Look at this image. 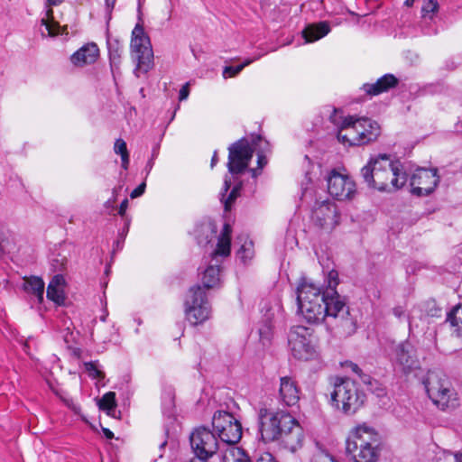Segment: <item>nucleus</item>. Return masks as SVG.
<instances>
[{
    "label": "nucleus",
    "mask_w": 462,
    "mask_h": 462,
    "mask_svg": "<svg viewBox=\"0 0 462 462\" xmlns=\"http://www.w3.org/2000/svg\"><path fill=\"white\" fill-rule=\"evenodd\" d=\"M298 313L309 324H320L328 319L327 326L343 336L356 332V326L350 315L346 300L337 291L329 293L305 277L296 288Z\"/></svg>",
    "instance_id": "f257e3e1"
},
{
    "label": "nucleus",
    "mask_w": 462,
    "mask_h": 462,
    "mask_svg": "<svg viewBox=\"0 0 462 462\" xmlns=\"http://www.w3.org/2000/svg\"><path fill=\"white\" fill-rule=\"evenodd\" d=\"M257 424L260 439L265 444L279 440L292 452L303 444V428L287 411H273L261 407L257 411Z\"/></svg>",
    "instance_id": "f03ea898"
},
{
    "label": "nucleus",
    "mask_w": 462,
    "mask_h": 462,
    "mask_svg": "<svg viewBox=\"0 0 462 462\" xmlns=\"http://www.w3.org/2000/svg\"><path fill=\"white\" fill-rule=\"evenodd\" d=\"M399 161H392L387 153L371 156L361 169V176L368 188L380 192L400 189L407 182V173Z\"/></svg>",
    "instance_id": "7ed1b4c3"
},
{
    "label": "nucleus",
    "mask_w": 462,
    "mask_h": 462,
    "mask_svg": "<svg viewBox=\"0 0 462 462\" xmlns=\"http://www.w3.org/2000/svg\"><path fill=\"white\" fill-rule=\"evenodd\" d=\"M220 266L208 265L203 273L201 285L192 286L185 300L186 319L192 326L202 324L211 314V307L206 290L217 287L220 282Z\"/></svg>",
    "instance_id": "20e7f679"
},
{
    "label": "nucleus",
    "mask_w": 462,
    "mask_h": 462,
    "mask_svg": "<svg viewBox=\"0 0 462 462\" xmlns=\"http://www.w3.org/2000/svg\"><path fill=\"white\" fill-rule=\"evenodd\" d=\"M381 451V436L374 428L363 423L349 432L346 454L352 462H378Z\"/></svg>",
    "instance_id": "39448f33"
},
{
    "label": "nucleus",
    "mask_w": 462,
    "mask_h": 462,
    "mask_svg": "<svg viewBox=\"0 0 462 462\" xmlns=\"http://www.w3.org/2000/svg\"><path fill=\"white\" fill-rule=\"evenodd\" d=\"M366 395L356 383L348 377L337 376L333 381L330 403L345 415H353L365 404Z\"/></svg>",
    "instance_id": "423d86ee"
},
{
    "label": "nucleus",
    "mask_w": 462,
    "mask_h": 462,
    "mask_svg": "<svg viewBox=\"0 0 462 462\" xmlns=\"http://www.w3.org/2000/svg\"><path fill=\"white\" fill-rule=\"evenodd\" d=\"M429 398L441 411L454 409L458 405L457 393L449 379L440 371H429L423 379Z\"/></svg>",
    "instance_id": "0eeeda50"
},
{
    "label": "nucleus",
    "mask_w": 462,
    "mask_h": 462,
    "mask_svg": "<svg viewBox=\"0 0 462 462\" xmlns=\"http://www.w3.org/2000/svg\"><path fill=\"white\" fill-rule=\"evenodd\" d=\"M263 141V137L257 135L252 140L251 144L247 138L243 137L229 145L226 166L233 179L236 180V177L249 171V163L254 152V146L258 145Z\"/></svg>",
    "instance_id": "6e6552de"
},
{
    "label": "nucleus",
    "mask_w": 462,
    "mask_h": 462,
    "mask_svg": "<svg viewBox=\"0 0 462 462\" xmlns=\"http://www.w3.org/2000/svg\"><path fill=\"white\" fill-rule=\"evenodd\" d=\"M380 135L381 126L376 121L356 116L349 131L339 134V142L349 146H362L376 142Z\"/></svg>",
    "instance_id": "1a4fd4ad"
},
{
    "label": "nucleus",
    "mask_w": 462,
    "mask_h": 462,
    "mask_svg": "<svg viewBox=\"0 0 462 462\" xmlns=\"http://www.w3.org/2000/svg\"><path fill=\"white\" fill-rule=\"evenodd\" d=\"M314 332L313 328L304 326H294L290 329L288 343L296 359L309 360L315 356L318 337Z\"/></svg>",
    "instance_id": "9d476101"
},
{
    "label": "nucleus",
    "mask_w": 462,
    "mask_h": 462,
    "mask_svg": "<svg viewBox=\"0 0 462 462\" xmlns=\"http://www.w3.org/2000/svg\"><path fill=\"white\" fill-rule=\"evenodd\" d=\"M189 442L195 455L189 462H208L219 448L218 439L215 433L203 426L192 431Z\"/></svg>",
    "instance_id": "9b49d317"
},
{
    "label": "nucleus",
    "mask_w": 462,
    "mask_h": 462,
    "mask_svg": "<svg viewBox=\"0 0 462 462\" xmlns=\"http://www.w3.org/2000/svg\"><path fill=\"white\" fill-rule=\"evenodd\" d=\"M212 428L217 439L223 443L235 445L242 438L241 422L231 412L217 411L212 418Z\"/></svg>",
    "instance_id": "f8f14e48"
},
{
    "label": "nucleus",
    "mask_w": 462,
    "mask_h": 462,
    "mask_svg": "<svg viewBox=\"0 0 462 462\" xmlns=\"http://www.w3.org/2000/svg\"><path fill=\"white\" fill-rule=\"evenodd\" d=\"M327 183L328 192L337 200H350L356 193V185L354 180L347 174L338 172L336 169L329 171Z\"/></svg>",
    "instance_id": "ddd939ff"
},
{
    "label": "nucleus",
    "mask_w": 462,
    "mask_h": 462,
    "mask_svg": "<svg viewBox=\"0 0 462 462\" xmlns=\"http://www.w3.org/2000/svg\"><path fill=\"white\" fill-rule=\"evenodd\" d=\"M311 219L319 228L331 232L340 223V213L335 203L322 201L314 208Z\"/></svg>",
    "instance_id": "4468645a"
},
{
    "label": "nucleus",
    "mask_w": 462,
    "mask_h": 462,
    "mask_svg": "<svg viewBox=\"0 0 462 462\" xmlns=\"http://www.w3.org/2000/svg\"><path fill=\"white\" fill-rule=\"evenodd\" d=\"M439 182L438 170L419 168L411 178V193L421 197L434 191Z\"/></svg>",
    "instance_id": "2eb2a0df"
},
{
    "label": "nucleus",
    "mask_w": 462,
    "mask_h": 462,
    "mask_svg": "<svg viewBox=\"0 0 462 462\" xmlns=\"http://www.w3.org/2000/svg\"><path fill=\"white\" fill-rule=\"evenodd\" d=\"M300 388L298 382L291 376L280 378L278 400L281 404L287 407H293L298 404L300 396Z\"/></svg>",
    "instance_id": "dca6fc26"
},
{
    "label": "nucleus",
    "mask_w": 462,
    "mask_h": 462,
    "mask_svg": "<svg viewBox=\"0 0 462 462\" xmlns=\"http://www.w3.org/2000/svg\"><path fill=\"white\" fill-rule=\"evenodd\" d=\"M131 51L134 58H153L150 39L140 23L132 32Z\"/></svg>",
    "instance_id": "f3484780"
},
{
    "label": "nucleus",
    "mask_w": 462,
    "mask_h": 462,
    "mask_svg": "<svg viewBox=\"0 0 462 462\" xmlns=\"http://www.w3.org/2000/svg\"><path fill=\"white\" fill-rule=\"evenodd\" d=\"M394 364L400 366L402 373H410L416 365L417 359L411 344L402 342L394 348Z\"/></svg>",
    "instance_id": "a211bd4d"
},
{
    "label": "nucleus",
    "mask_w": 462,
    "mask_h": 462,
    "mask_svg": "<svg viewBox=\"0 0 462 462\" xmlns=\"http://www.w3.org/2000/svg\"><path fill=\"white\" fill-rule=\"evenodd\" d=\"M399 84V79L393 74H385L379 78L374 83H365L361 89L369 97L378 96L388 92Z\"/></svg>",
    "instance_id": "6ab92c4d"
},
{
    "label": "nucleus",
    "mask_w": 462,
    "mask_h": 462,
    "mask_svg": "<svg viewBox=\"0 0 462 462\" xmlns=\"http://www.w3.org/2000/svg\"><path fill=\"white\" fill-rule=\"evenodd\" d=\"M330 31L329 23L322 21L306 25L301 33L306 42H313L328 35Z\"/></svg>",
    "instance_id": "aec40b11"
},
{
    "label": "nucleus",
    "mask_w": 462,
    "mask_h": 462,
    "mask_svg": "<svg viewBox=\"0 0 462 462\" xmlns=\"http://www.w3.org/2000/svg\"><path fill=\"white\" fill-rule=\"evenodd\" d=\"M356 116L343 115V110L340 108L333 107L332 112L329 115V122L333 124L337 129V139L339 140V134H344L346 131H349L352 124L354 123Z\"/></svg>",
    "instance_id": "412c9836"
},
{
    "label": "nucleus",
    "mask_w": 462,
    "mask_h": 462,
    "mask_svg": "<svg viewBox=\"0 0 462 462\" xmlns=\"http://www.w3.org/2000/svg\"><path fill=\"white\" fill-rule=\"evenodd\" d=\"M44 286L45 283L43 280L38 276H30L23 278V291L36 297L40 303L43 301Z\"/></svg>",
    "instance_id": "4be33fe9"
},
{
    "label": "nucleus",
    "mask_w": 462,
    "mask_h": 462,
    "mask_svg": "<svg viewBox=\"0 0 462 462\" xmlns=\"http://www.w3.org/2000/svg\"><path fill=\"white\" fill-rule=\"evenodd\" d=\"M99 410L104 411L109 416H115L116 409L117 406L116 400V393H106L97 402Z\"/></svg>",
    "instance_id": "5701e85b"
},
{
    "label": "nucleus",
    "mask_w": 462,
    "mask_h": 462,
    "mask_svg": "<svg viewBox=\"0 0 462 462\" xmlns=\"http://www.w3.org/2000/svg\"><path fill=\"white\" fill-rule=\"evenodd\" d=\"M222 462H252V460L243 448L232 447L226 450Z\"/></svg>",
    "instance_id": "b1692460"
},
{
    "label": "nucleus",
    "mask_w": 462,
    "mask_h": 462,
    "mask_svg": "<svg viewBox=\"0 0 462 462\" xmlns=\"http://www.w3.org/2000/svg\"><path fill=\"white\" fill-rule=\"evenodd\" d=\"M235 181V185L232 188L229 194L225 197L221 198V201L224 204L225 211H230L236 199L240 196L241 189L243 188V181L238 180V177L236 179H233Z\"/></svg>",
    "instance_id": "393cba45"
},
{
    "label": "nucleus",
    "mask_w": 462,
    "mask_h": 462,
    "mask_svg": "<svg viewBox=\"0 0 462 462\" xmlns=\"http://www.w3.org/2000/svg\"><path fill=\"white\" fill-rule=\"evenodd\" d=\"M52 14V9L49 8L46 12V18L42 19V24L45 27L48 36H55L63 32L60 25L53 21Z\"/></svg>",
    "instance_id": "a878e982"
},
{
    "label": "nucleus",
    "mask_w": 462,
    "mask_h": 462,
    "mask_svg": "<svg viewBox=\"0 0 462 462\" xmlns=\"http://www.w3.org/2000/svg\"><path fill=\"white\" fill-rule=\"evenodd\" d=\"M446 321L455 328L457 335L462 333V306L457 305L447 314Z\"/></svg>",
    "instance_id": "bb28decb"
},
{
    "label": "nucleus",
    "mask_w": 462,
    "mask_h": 462,
    "mask_svg": "<svg viewBox=\"0 0 462 462\" xmlns=\"http://www.w3.org/2000/svg\"><path fill=\"white\" fill-rule=\"evenodd\" d=\"M99 56V49L95 42H88L75 51L70 58L85 59L97 58Z\"/></svg>",
    "instance_id": "cd10ccee"
},
{
    "label": "nucleus",
    "mask_w": 462,
    "mask_h": 462,
    "mask_svg": "<svg viewBox=\"0 0 462 462\" xmlns=\"http://www.w3.org/2000/svg\"><path fill=\"white\" fill-rule=\"evenodd\" d=\"M264 143L266 147L257 152V168H249L248 171L254 179H256L262 173V170L268 163L264 151H270V144L267 141H264Z\"/></svg>",
    "instance_id": "c85d7f7f"
},
{
    "label": "nucleus",
    "mask_w": 462,
    "mask_h": 462,
    "mask_svg": "<svg viewBox=\"0 0 462 462\" xmlns=\"http://www.w3.org/2000/svg\"><path fill=\"white\" fill-rule=\"evenodd\" d=\"M231 252V240L230 238L218 237L216 249L211 253V257L217 258V256L227 257Z\"/></svg>",
    "instance_id": "c756f323"
},
{
    "label": "nucleus",
    "mask_w": 462,
    "mask_h": 462,
    "mask_svg": "<svg viewBox=\"0 0 462 462\" xmlns=\"http://www.w3.org/2000/svg\"><path fill=\"white\" fill-rule=\"evenodd\" d=\"M341 365L346 370H349L352 373L356 374L363 383H372V377L369 374L363 373L362 369L356 363H353L352 361H346L342 363Z\"/></svg>",
    "instance_id": "7c9ffc66"
},
{
    "label": "nucleus",
    "mask_w": 462,
    "mask_h": 462,
    "mask_svg": "<svg viewBox=\"0 0 462 462\" xmlns=\"http://www.w3.org/2000/svg\"><path fill=\"white\" fill-rule=\"evenodd\" d=\"M47 298L58 305L64 304L65 295L62 288L47 287Z\"/></svg>",
    "instance_id": "2f4dec72"
},
{
    "label": "nucleus",
    "mask_w": 462,
    "mask_h": 462,
    "mask_svg": "<svg viewBox=\"0 0 462 462\" xmlns=\"http://www.w3.org/2000/svg\"><path fill=\"white\" fill-rule=\"evenodd\" d=\"M439 11V3L437 0H428L424 2L421 7L422 17L430 19Z\"/></svg>",
    "instance_id": "473e14b6"
},
{
    "label": "nucleus",
    "mask_w": 462,
    "mask_h": 462,
    "mask_svg": "<svg viewBox=\"0 0 462 462\" xmlns=\"http://www.w3.org/2000/svg\"><path fill=\"white\" fill-rule=\"evenodd\" d=\"M254 60H245L244 63L236 66H226L223 69V77L225 79L233 78L239 74L242 69L249 65Z\"/></svg>",
    "instance_id": "72a5a7b5"
},
{
    "label": "nucleus",
    "mask_w": 462,
    "mask_h": 462,
    "mask_svg": "<svg viewBox=\"0 0 462 462\" xmlns=\"http://www.w3.org/2000/svg\"><path fill=\"white\" fill-rule=\"evenodd\" d=\"M259 336L260 341L263 346H266L271 342L273 336V328L270 322L265 321L263 324L261 325V327L259 328Z\"/></svg>",
    "instance_id": "f704fd0d"
},
{
    "label": "nucleus",
    "mask_w": 462,
    "mask_h": 462,
    "mask_svg": "<svg viewBox=\"0 0 462 462\" xmlns=\"http://www.w3.org/2000/svg\"><path fill=\"white\" fill-rule=\"evenodd\" d=\"M84 366L90 377L94 379H103L105 377V374L98 368L97 361L86 362Z\"/></svg>",
    "instance_id": "c9c22d12"
},
{
    "label": "nucleus",
    "mask_w": 462,
    "mask_h": 462,
    "mask_svg": "<svg viewBox=\"0 0 462 462\" xmlns=\"http://www.w3.org/2000/svg\"><path fill=\"white\" fill-rule=\"evenodd\" d=\"M237 254L244 263H245L247 260H251L254 256L253 243L250 241L242 245L241 248L237 252Z\"/></svg>",
    "instance_id": "e433bc0d"
},
{
    "label": "nucleus",
    "mask_w": 462,
    "mask_h": 462,
    "mask_svg": "<svg viewBox=\"0 0 462 462\" xmlns=\"http://www.w3.org/2000/svg\"><path fill=\"white\" fill-rule=\"evenodd\" d=\"M137 65L135 68V74L140 77L141 74H146L153 67V60H137Z\"/></svg>",
    "instance_id": "4c0bfd02"
},
{
    "label": "nucleus",
    "mask_w": 462,
    "mask_h": 462,
    "mask_svg": "<svg viewBox=\"0 0 462 462\" xmlns=\"http://www.w3.org/2000/svg\"><path fill=\"white\" fill-rule=\"evenodd\" d=\"M328 285L324 291H329V293H333L337 291L336 288L339 283L338 273L336 270H331L328 274Z\"/></svg>",
    "instance_id": "58836bf2"
},
{
    "label": "nucleus",
    "mask_w": 462,
    "mask_h": 462,
    "mask_svg": "<svg viewBox=\"0 0 462 462\" xmlns=\"http://www.w3.org/2000/svg\"><path fill=\"white\" fill-rule=\"evenodd\" d=\"M209 229H210L209 226H201L196 229V231H195L196 237H197L198 243L199 245H202V244L207 245L208 243L210 242L211 238L209 237L208 235H207L205 236V238H200V234L203 235L205 233H208L209 231Z\"/></svg>",
    "instance_id": "ea45409f"
},
{
    "label": "nucleus",
    "mask_w": 462,
    "mask_h": 462,
    "mask_svg": "<svg viewBox=\"0 0 462 462\" xmlns=\"http://www.w3.org/2000/svg\"><path fill=\"white\" fill-rule=\"evenodd\" d=\"M114 151L116 153L120 154V156H123L125 154H129L126 143L123 139H116L115 145H114Z\"/></svg>",
    "instance_id": "a19ab883"
},
{
    "label": "nucleus",
    "mask_w": 462,
    "mask_h": 462,
    "mask_svg": "<svg viewBox=\"0 0 462 462\" xmlns=\"http://www.w3.org/2000/svg\"><path fill=\"white\" fill-rule=\"evenodd\" d=\"M65 284V279L61 274H56L52 277L51 281L49 282L48 286H52L55 288H61Z\"/></svg>",
    "instance_id": "79ce46f5"
},
{
    "label": "nucleus",
    "mask_w": 462,
    "mask_h": 462,
    "mask_svg": "<svg viewBox=\"0 0 462 462\" xmlns=\"http://www.w3.org/2000/svg\"><path fill=\"white\" fill-rule=\"evenodd\" d=\"M146 184L145 182H142L138 187H136L130 194L131 199H136L142 196L145 191Z\"/></svg>",
    "instance_id": "37998d69"
},
{
    "label": "nucleus",
    "mask_w": 462,
    "mask_h": 462,
    "mask_svg": "<svg viewBox=\"0 0 462 462\" xmlns=\"http://www.w3.org/2000/svg\"><path fill=\"white\" fill-rule=\"evenodd\" d=\"M231 184H232L231 177H229L228 175H226L225 179H224V185H223L222 190L220 192L221 198H225L226 197L227 191L231 188Z\"/></svg>",
    "instance_id": "c03bdc74"
},
{
    "label": "nucleus",
    "mask_w": 462,
    "mask_h": 462,
    "mask_svg": "<svg viewBox=\"0 0 462 462\" xmlns=\"http://www.w3.org/2000/svg\"><path fill=\"white\" fill-rule=\"evenodd\" d=\"M189 95V82H187L180 89L179 100L183 101V100L187 99Z\"/></svg>",
    "instance_id": "a18cd8bd"
},
{
    "label": "nucleus",
    "mask_w": 462,
    "mask_h": 462,
    "mask_svg": "<svg viewBox=\"0 0 462 462\" xmlns=\"http://www.w3.org/2000/svg\"><path fill=\"white\" fill-rule=\"evenodd\" d=\"M232 235V226L228 223H225L222 228V231L220 233V236L218 237L221 238H230L231 239Z\"/></svg>",
    "instance_id": "49530a36"
},
{
    "label": "nucleus",
    "mask_w": 462,
    "mask_h": 462,
    "mask_svg": "<svg viewBox=\"0 0 462 462\" xmlns=\"http://www.w3.org/2000/svg\"><path fill=\"white\" fill-rule=\"evenodd\" d=\"M129 226H130V219L128 217H125V225L123 228L119 231L118 236L122 239V241H125V238L129 231Z\"/></svg>",
    "instance_id": "de8ad7c7"
},
{
    "label": "nucleus",
    "mask_w": 462,
    "mask_h": 462,
    "mask_svg": "<svg viewBox=\"0 0 462 462\" xmlns=\"http://www.w3.org/2000/svg\"><path fill=\"white\" fill-rule=\"evenodd\" d=\"M256 462H278L275 457L269 452L263 453Z\"/></svg>",
    "instance_id": "09e8293b"
},
{
    "label": "nucleus",
    "mask_w": 462,
    "mask_h": 462,
    "mask_svg": "<svg viewBox=\"0 0 462 462\" xmlns=\"http://www.w3.org/2000/svg\"><path fill=\"white\" fill-rule=\"evenodd\" d=\"M127 208H128V199H125L121 202V204H120V206H119V209H118V214H119L122 217H124L125 219V217H127L125 216V212H126Z\"/></svg>",
    "instance_id": "8fccbe9b"
},
{
    "label": "nucleus",
    "mask_w": 462,
    "mask_h": 462,
    "mask_svg": "<svg viewBox=\"0 0 462 462\" xmlns=\"http://www.w3.org/2000/svg\"><path fill=\"white\" fill-rule=\"evenodd\" d=\"M393 313L397 318H402L405 313V309L402 306H396L393 309Z\"/></svg>",
    "instance_id": "3c124183"
},
{
    "label": "nucleus",
    "mask_w": 462,
    "mask_h": 462,
    "mask_svg": "<svg viewBox=\"0 0 462 462\" xmlns=\"http://www.w3.org/2000/svg\"><path fill=\"white\" fill-rule=\"evenodd\" d=\"M116 0H105L106 11L110 15Z\"/></svg>",
    "instance_id": "603ef678"
},
{
    "label": "nucleus",
    "mask_w": 462,
    "mask_h": 462,
    "mask_svg": "<svg viewBox=\"0 0 462 462\" xmlns=\"http://www.w3.org/2000/svg\"><path fill=\"white\" fill-rule=\"evenodd\" d=\"M129 162H130L129 154H125V155L121 156V165H122L123 169H125V170L128 169Z\"/></svg>",
    "instance_id": "864d4df0"
},
{
    "label": "nucleus",
    "mask_w": 462,
    "mask_h": 462,
    "mask_svg": "<svg viewBox=\"0 0 462 462\" xmlns=\"http://www.w3.org/2000/svg\"><path fill=\"white\" fill-rule=\"evenodd\" d=\"M102 432L107 439H114V433L109 429L102 428Z\"/></svg>",
    "instance_id": "5fc2aeb1"
},
{
    "label": "nucleus",
    "mask_w": 462,
    "mask_h": 462,
    "mask_svg": "<svg viewBox=\"0 0 462 462\" xmlns=\"http://www.w3.org/2000/svg\"><path fill=\"white\" fill-rule=\"evenodd\" d=\"M218 162V154L217 151H215L213 153V156L211 158L210 166L211 168L215 167V165Z\"/></svg>",
    "instance_id": "6e6d98bb"
},
{
    "label": "nucleus",
    "mask_w": 462,
    "mask_h": 462,
    "mask_svg": "<svg viewBox=\"0 0 462 462\" xmlns=\"http://www.w3.org/2000/svg\"><path fill=\"white\" fill-rule=\"evenodd\" d=\"M74 61V65L75 66H79V67H83L87 64H89L88 62V60H81V59H79V60H72Z\"/></svg>",
    "instance_id": "4d7b16f0"
},
{
    "label": "nucleus",
    "mask_w": 462,
    "mask_h": 462,
    "mask_svg": "<svg viewBox=\"0 0 462 462\" xmlns=\"http://www.w3.org/2000/svg\"><path fill=\"white\" fill-rule=\"evenodd\" d=\"M441 309L439 308H434L430 310V314L432 317H439L440 316Z\"/></svg>",
    "instance_id": "13d9d810"
},
{
    "label": "nucleus",
    "mask_w": 462,
    "mask_h": 462,
    "mask_svg": "<svg viewBox=\"0 0 462 462\" xmlns=\"http://www.w3.org/2000/svg\"><path fill=\"white\" fill-rule=\"evenodd\" d=\"M46 2H47L48 6H51V5H58L61 4L63 2V0H46Z\"/></svg>",
    "instance_id": "bf43d9fd"
},
{
    "label": "nucleus",
    "mask_w": 462,
    "mask_h": 462,
    "mask_svg": "<svg viewBox=\"0 0 462 462\" xmlns=\"http://www.w3.org/2000/svg\"><path fill=\"white\" fill-rule=\"evenodd\" d=\"M455 462H462V452L455 454Z\"/></svg>",
    "instance_id": "052dcab7"
},
{
    "label": "nucleus",
    "mask_w": 462,
    "mask_h": 462,
    "mask_svg": "<svg viewBox=\"0 0 462 462\" xmlns=\"http://www.w3.org/2000/svg\"><path fill=\"white\" fill-rule=\"evenodd\" d=\"M73 355H74L77 358H79V357H80V355H81V349H80V348H75V349H73Z\"/></svg>",
    "instance_id": "680f3d73"
},
{
    "label": "nucleus",
    "mask_w": 462,
    "mask_h": 462,
    "mask_svg": "<svg viewBox=\"0 0 462 462\" xmlns=\"http://www.w3.org/2000/svg\"><path fill=\"white\" fill-rule=\"evenodd\" d=\"M124 243L120 237L116 241V249H121V244Z\"/></svg>",
    "instance_id": "e2e57ef3"
},
{
    "label": "nucleus",
    "mask_w": 462,
    "mask_h": 462,
    "mask_svg": "<svg viewBox=\"0 0 462 462\" xmlns=\"http://www.w3.org/2000/svg\"><path fill=\"white\" fill-rule=\"evenodd\" d=\"M415 0H406L404 4L406 6H412Z\"/></svg>",
    "instance_id": "0e129e2a"
}]
</instances>
